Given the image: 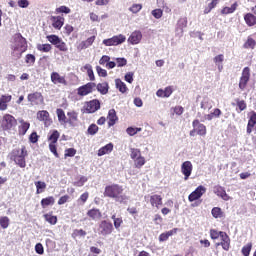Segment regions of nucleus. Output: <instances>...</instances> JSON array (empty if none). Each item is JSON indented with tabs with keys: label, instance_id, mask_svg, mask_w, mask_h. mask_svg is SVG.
I'll list each match as a JSON object with an SVG mask.
<instances>
[{
	"label": "nucleus",
	"instance_id": "7c9ffc66",
	"mask_svg": "<svg viewBox=\"0 0 256 256\" xmlns=\"http://www.w3.org/2000/svg\"><path fill=\"white\" fill-rule=\"evenodd\" d=\"M95 87L97 88V91L101 93V95H107V93H109V84L107 82L99 83Z\"/></svg>",
	"mask_w": 256,
	"mask_h": 256
},
{
	"label": "nucleus",
	"instance_id": "680f3d73",
	"mask_svg": "<svg viewBox=\"0 0 256 256\" xmlns=\"http://www.w3.org/2000/svg\"><path fill=\"white\" fill-rule=\"evenodd\" d=\"M87 183V177L82 176L79 180L74 182L75 187H83Z\"/></svg>",
	"mask_w": 256,
	"mask_h": 256
},
{
	"label": "nucleus",
	"instance_id": "6e6d98bb",
	"mask_svg": "<svg viewBox=\"0 0 256 256\" xmlns=\"http://www.w3.org/2000/svg\"><path fill=\"white\" fill-rule=\"evenodd\" d=\"M87 131L89 135H97V132L99 131V126H97L96 124H91L88 127Z\"/></svg>",
	"mask_w": 256,
	"mask_h": 256
},
{
	"label": "nucleus",
	"instance_id": "bf43d9fd",
	"mask_svg": "<svg viewBox=\"0 0 256 256\" xmlns=\"http://www.w3.org/2000/svg\"><path fill=\"white\" fill-rule=\"evenodd\" d=\"M89 16L92 23H101V18L95 12H90Z\"/></svg>",
	"mask_w": 256,
	"mask_h": 256
},
{
	"label": "nucleus",
	"instance_id": "58836bf2",
	"mask_svg": "<svg viewBox=\"0 0 256 256\" xmlns=\"http://www.w3.org/2000/svg\"><path fill=\"white\" fill-rule=\"evenodd\" d=\"M36 48L41 53H49V51L53 49V46H51V44H37Z\"/></svg>",
	"mask_w": 256,
	"mask_h": 256
},
{
	"label": "nucleus",
	"instance_id": "0e129e2a",
	"mask_svg": "<svg viewBox=\"0 0 256 256\" xmlns=\"http://www.w3.org/2000/svg\"><path fill=\"white\" fill-rule=\"evenodd\" d=\"M57 13H65V15H69L71 13V9L67 6H60L56 9Z\"/></svg>",
	"mask_w": 256,
	"mask_h": 256
},
{
	"label": "nucleus",
	"instance_id": "ddd939ff",
	"mask_svg": "<svg viewBox=\"0 0 256 256\" xmlns=\"http://www.w3.org/2000/svg\"><path fill=\"white\" fill-rule=\"evenodd\" d=\"M95 87V83L89 82L86 85L79 87L77 93L80 97H85L86 95H89V93H93V89H95Z\"/></svg>",
	"mask_w": 256,
	"mask_h": 256
},
{
	"label": "nucleus",
	"instance_id": "dca6fc26",
	"mask_svg": "<svg viewBox=\"0 0 256 256\" xmlns=\"http://www.w3.org/2000/svg\"><path fill=\"white\" fill-rule=\"evenodd\" d=\"M142 39H143V34L141 33V31L136 30L132 32L131 35L129 36L128 43H130V45H139Z\"/></svg>",
	"mask_w": 256,
	"mask_h": 256
},
{
	"label": "nucleus",
	"instance_id": "864d4df0",
	"mask_svg": "<svg viewBox=\"0 0 256 256\" xmlns=\"http://www.w3.org/2000/svg\"><path fill=\"white\" fill-rule=\"evenodd\" d=\"M59 135V131L54 130L48 138L50 143H57V141H59Z\"/></svg>",
	"mask_w": 256,
	"mask_h": 256
},
{
	"label": "nucleus",
	"instance_id": "9d476101",
	"mask_svg": "<svg viewBox=\"0 0 256 256\" xmlns=\"http://www.w3.org/2000/svg\"><path fill=\"white\" fill-rule=\"evenodd\" d=\"M206 192H207V188H205V186L200 185L195 189V191H193L188 196V200L190 201V203H193V201H197L198 199H201Z\"/></svg>",
	"mask_w": 256,
	"mask_h": 256
},
{
	"label": "nucleus",
	"instance_id": "4c0bfd02",
	"mask_svg": "<svg viewBox=\"0 0 256 256\" xmlns=\"http://www.w3.org/2000/svg\"><path fill=\"white\" fill-rule=\"evenodd\" d=\"M49 205H55V198L53 196L43 198L41 200V206L43 209H45V207H49Z\"/></svg>",
	"mask_w": 256,
	"mask_h": 256
},
{
	"label": "nucleus",
	"instance_id": "f704fd0d",
	"mask_svg": "<svg viewBox=\"0 0 256 256\" xmlns=\"http://www.w3.org/2000/svg\"><path fill=\"white\" fill-rule=\"evenodd\" d=\"M116 89L120 91V93H127V85L125 82L121 81V79L115 80Z\"/></svg>",
	"mask_w": 256,
	"mask_h": 256
},
{
	"label": "nucleus",
	"instance_id": "0eeeda50",
	"mask_svg": "<svg viewBox=\"0 0 256 256\" xmlns=\"http://www.w3.org/2000/svg\"><path fill=\"white\" fill-rule=\"evenodd\" d=\"M27 47V39L23 38L21 35H18L14 45V51H18V55H21L27 51Z\"/></svg>",
	"mask_w": 256,
	"mask_h": 256
},
{
	"label": "nucleus",
	"instance_id": "cd10ccee",
	"mask_svg": "<svg viewBox=\"0 0 256 256\" xmlns=\"http://www.w3.org/2000/svg\"><path fill=\"white\" fill-rule=\"evenodd\" d=\"M88 217L92 219L93 221H99L103 215L101 214V211L99 209H91L87 212Z\"/></svg>",
	"mask_w": 256,
	"mask_h": 256
},
{
	"label": "nucleus",
	"instance_id": "09e8293b",
	"mask_svg": "<svg viewBox=\"0 0 256 256\" xmlns=\"http://www.w3.org/2000/svg\"><path fill=\"white\" fill-rule=\"evenodd\" d=\"M143 165H145V157L140 156L139 158H136V159L134 160V166H135L137 169H141V167H143Z\"/></svg>",
	"mask_w": 256,
	"mask_h": 256
},
{
	"label": "nucleus",
	"instance_id": "f03ea898",
	"mask_svg": "<svg viewBox=\"0 0 256 256\" xmlns=\"http://www.w3.org/2000/svg\"><path fill=\"white\" fill-rule=\"evenodd\" d=\"M29 155L27 147L22 146L21 148H16L12 151V158L16 165H19L22 169L27 167L26 157Z\"/></svg>",
	"mask_w": 256,
	"mask_h": 256
},
{
	"label": "nucleus",
	"instance_id": "393cba45",
	"mask_svg": "<svg viewBox=\"0 0 256 256\" xmlns=\"http://www.w3.org/2000/svg\"><path fill=\"white\" fill-rule=\"evenodd\" d=\"M177 231H178V229L174 228L172 230H169L167 232L160 234V236H159L160 243L167 241L169 239V237H173V235H177Z\"/></svg>",
	"mask_w": 256,
	"mask_h": 256
},
{
	"label": "nucleus",
	"instance_id": "a18cd8bd",
	"mask_svg": "<svg viewBox=\"0 0 256 256\" xmlns=\"http://www.w3.org/2000/svg\"><path fill=\"white\" fill-rule=\"evenodd\" d=\"M255 45V39L248 37L247 41L244 43V49H255Z\"/></svg>",
	"mask_w": 256,
	"mask_h": 256
},
{
	"label": "nucleus",
	"instance_id": "2f4dec72",
	"mask_svg": "<svg viewBox=\"0 0 256 256\" xmlns=\"http://www.w3.org/2000/svg\"><path fill=\"white\" fill-rule=\"evenodd\" d=\"M244 21L248 25V27H253V25H256V16L251 13H247L244 16Z\"/></svg>",
	"mask_w": 256,
	"mask_h": 256
},
{
	"label": "nucleus",
	"instance_id": "f3484780",
	"mask_svg": "<svg viewBox=\"0 0 256 256\" xmlns=\"http://www.w3.org/2000/svg\"><path fill=\"white\" fill-rule=\"evenodd\" d=\"M50 21L54 29L60 30L65 25V18L63 16H51Z\"/></svg>",
	"mask_w": 256,
	"mask_h": 256
},
{
	"label": "nucleus",
	"instance_id": "c756f323",
	"mask_svg": "<svg viewBox=\"0 0 256 256\" xmlns=\"http://www.w3.org/2000/svg\"><path fill=\"white\" fill-rule=\"evenodd\" d=\"M108 125L109 127H113L115 123H117V112H115V109H111L108 112Z\"/></svg>",
	"mask_w": 256,
	"mask_h": 256
},
{
	"label": "nucleus",
	"instance_id": "423d86ee",
	"mask_svg": "<svg viewBox=\"0 0 256 256\" xmlns=\"http://www.w3.org/2000/svg\"><path fill=\"white\" fill-rule=\"evenodd\" d=\"M193 130L190 131V137H195V135H200L201 137H205L207 135V127L201 124L199 120H194L192 122Z\"/></svg>",
	"mask_w": 256,
	"mask_h": 256
},
{
	"label": "nucleus",
	"instance_id": "5fc2aeb1",
	"mask_svg": "<svg viewBox=\"0 0 256 256\" xmlns=\"http://www.w3.org/2000/svg\"><path fill=\"white\" fill-rule=\"evenodd\" d=\"M25 63H27L28 67H31L35 63V55L27 54L25 57Z\"/></svg>",
	"mask_w": 256,
	"mask_h": 256
},
{
	"label": "nucleus",
	"instance_id": "603ef678",
	"mask_svg": "<svg viewBox=\"0 0 256 256\" xmlns=\"http://www.w3.org/2000/svg\"><path fill=\"white\" fill-rule=\"evenodd\" d=\"M9 217L7 216H2L0 217V227H2V229H7L9 227Z\"/></svg>",
	"mask_w": 256,
	"mask_h": 256
},
{
	"label": "nucleus",
	"instance_id": "79ce46f5",
	"mask_svg": "<svg viewBox=\"0 0 256 256\" xmlns=\"http://www.w3.org/2000/svg\"><path fill=\"white\" fill-rule=\"evenodd\" d=\"M251 249H253V243L249 242L242 247L241 253L244 256L251 255Z\"/></svg>",
	"mask_w": 256,
	"mask_h": 256
},
{
	"label": "nucleus",
	"instance_id": "412c9836",
	"mask_svg": "<svg viewBox=\"0 0 256 256\" xmlns=\"http://www.w3.org/2000/svg\"><path fill=\"white\" fill-rule=\"evenodd\" d=\"M13 96L11 95H2L0 97V111H7L8 104L11 103Z\"/></svg>",
	"mask_w": 256,
	"mask_h": 256
},
{
	"label": "nucleus",
	"instance_id": "9b49d317",
	"mask_svg": "<svg viewBox=\"0 0 256 256\" xmlns=\"http://www.w3.org/2000/svg\"><path fill=\"white\" fill-rule=\"evenodd\" d=\"M250 77H251V73H250L249 67H245L242 71V76L239 82V89H241V91H245V88L247 87V83H249Z\"/></svg>",
	"mask_w": 256,
	"mask_h": 256
},
{
	"label": "nucleus",
	"instance_id": "72a5a7b5",
	"mask_svg": "<svg viewBox=\"0 0 256 256\" xmlns=\"http://www.w3.org/2000/svg\"><path fill=\"white\" fill-rule=\"evenodd\" d=\"M56 114H57L59 123H61L62 125H65V123H67V116H65V111H63V109L61 108H58L56 110Z\"/></svg>",
	"mask_w": 256,
	"mask_h": 256
},
{
	"label": "nucleus",
	"instance_id": "13d9d810",
	"mask_svg": "<svg viewBox=\"0 0 256 256\" xmlns=\"http://www.w3.org/2000/svg\"><path fill=\"white\" fill-rule=\"evenodd\" d=\"M75 155H77V150H75V148H68L65 150V154L64 157H75Z\"/></svg>",
	"mask_w": 256,
	"mask_h": 256
},
{
	"label": "nucleus",
	"instance_id": "4be33fe9",
	"mask_svg": "<svg viewBox=\"0 0 256 256\" xmlns=\"http://www.w3.org/2000/svg\"><path fill=\"white\" fill-rule=\"evenodd\" d=\"M93 43H95V36L89 37L87 40L80 42L77 46V49L78 51H83V49H89V47H91Z\"/></svg>",
	"mask_w": 256,
	"mask_h": 256
},
{
	"label": "nucleus",
	"instance_id": "69168bd1",
	"mask_svg": "<svg viewBox=\"0 0 256 256\" xmlns=\"http://www.w3.org/2000/svg\"><path fill=\"white\" fill-rule=\"evenodd\" d=\"M35 252H36L38 255H43V253H45V248H43V244L37 243V244L35 245Z\"/></svg>",
	"mask_w": 256,
	"mask_h": 256
},
{
	"label": "nucleus",
	"instance_id": "5701e85b",
	"mask_svg": "<svg viewBox=\"0 0 256 256\" xmlns=\"http://www.w3.org/2000/svg\"><path fill=\"white\" fill-rule=\"evenodd\" d=\"M218 117H221V110L218 108H215L213 112H211L210 114H206L204 115V117L202 118V121H213V119H218Z\"/></svg>",
	"mask_w": 256,
	"mask_h": 256
},
{
	"label": "nucleus",
	"instance_id": "e2e57ef3",
	"mask_svg": "<svg viewBox=\"0 0 256 256\" xmlns=\"http://www.w3.org/2000/svg\"><path fill=\"white\" fill-rule=\"evenodd\" d=\"M141 9H143V6L141 4H133L129 8V11H131V13H139V11H141Z\"/></svg>",
	"mask_w": 256,
	"mask_h": 256
},
{
	"label": "nucleus",
	"instance_id": "7ed1b4c3",
	"mask_svg": "<svg viewBox=\"0 0 256 256\" xmlns=\"http://www.w3.org/2000/svg\"><path fill=\"white\" fill-rule=\"evenodd\" d=\"M0 126L3 131H11L14 127H17V120L11 114H5L0 120Z\"/></svg>",
	"mask_w": 256,
	"mask_h": 256
},
{
	"label": "nucleus",
	"instance_id": "bb28decb",
	"mask_svg": "<svg viewBox=\"0 0 256 256\" xmlns=\"http://www.w3.org/2000/svg\"><path fill=\"white\" fill-rule=\"evenodd\" d=\"M113 151V144L109 143L98 150V157H103V155H109Z\"/></svg>",
	"mask_w": 256,
	"mask_h": 256
},
{
	"label": "nucleus",
	"instance_id": "f8f14e48",
	"mask_svg": "<svg viewBox=\"0 0 256 256\" xmlns=\"http://www.w3.org/2000/svg\"><path fill=\"white\" fill-rule=\"evenodd\" d=\"M181 173L184 175V181H187L193 173V164L191 161H185L181 165Z\"/></svg>",
	"mask_w": 256,
	"mask_h": 256
},
{
	"label": "nucleus",
	"instance_id": "ea45409f",
	"mask_svg": "<svg viewBox=\"0 0 256 256\" xmlns=\"http://www.w3.org/2000/svg\"><path fill=\"white\" fill-rule=\"evenodd\" d=\"M237 10V3L231 5V7H224L221 11L222 15H229L231 13H235Z\"/></svg>",
	"mask_w": 256,
	"mask_h": 256
},
{
	"label": "nucleus",
	"instance_id": "e433bc0d",
	"mask_svg": "<svg viewBox=\"0 0 256 256\" xmlns=\"http://www.w3.org/2000/svg\"><path fill=\"white\" fill-rule=\"evenodd\" d=\"M67 116H68L67 123H69V125H73L77 121L79 114H77V112L75 111H70L67 113Z\"/></svg>",
	"mask_w": 256,
	"mask_h": 256
},
{
	"label": "nucleus",
	"instance_id": "774afa93",
	"mask_svg": "<svg viewBox=\"0 0 256 256\" xmlns=\"http://www.w3.org/2000/svg\"><path fill=\"white\" fill-rule=\"evenodd\" d=\"M96 71L99 77H107V70L101 68V66H97Z\"/></svg>",
	"mask_w": 256,
	"mask_h": 256
},
{
	"label": "nucleus",
	"instance_id": "1a4fd4ad",
	"mask_svg": "<svg viewBox=\"0 0 256 256\" xmlns=\"http://www.w3.org/2000/svg\"><path fill=\"white\" fill-rule=\"evenodd\" d=\"M27 99L32 107H35V105H43L44 103L43 94H41V92L30 93L28 94Z\"/></svg>",
	"mask_w": 256,
	"mask_h": 256
},
{
	"label": "nucleus",
	"instance_id": "c85d7f7f",
	"mask_svg": "<svg viewBox=\"0 0 256 256\" xmlns=\"http://www.w3.org/2000/svg\"><path fill=\"white\" fill-rule=\"evenodd\" d=\"M19 123H20L19 133L20 135H25L27 131H29L31 124L23 119L19 120Z\"/></svg>",
	"mask_w": 256,
	"mask_h": 256
},
{
	"label": "nucleus",
	"instance_id": "f257e3e1",
	"mask_svg": "<svg viewBox=\"0 0 256 256\" xmlns=\"http://www.w3.org/2000/svg\"><path fill=\"white\" fill-rule=\"evenodd\" d=\"M104 197L114 199L116 203H127V196L123 194V186L112 184L105 187Z\"/></svg>",
	"mask_w": 256,
	"mask_h": 256
},
{
	"label": "nucleus",
	"instance_id": "3c124183",
	"mask_svg": "<svg viewBox=\"0 0 256 256\" xmlns=\"http://www.w3.org/2000/svg\"><path fill=\"white\" fill-rule=\"evenodd\" d=\"M46 39H48L49 43L55 46L61 41V38L57 35H48Z\"/></svg>",
	"mask_w": 256,
	"mask_h": 256
},
{
	"label": "nucleus",
	"instance_id": "37998d69",
	"mask_svg": "<svg viewBox=\"0 0 256 256\" xmlns=\"http://www.w3.org/2000/svg\"><path fill=\"white\" fill-rule=\"evenodd\" d=\"M44 219L50 225H57V216H53L52 214H44Z\"/></svg>",
	"mask_w": 256,
	"mask_h": 256
},
{
	"label": "nucleus",
	"instance_id": "c03bdc74",
	"mask_svg": "<svg viewBox=\"0 0 256 256\" xmlns=\"http://www.w3.org/2000/svg\"><path fill=\"white\" fill-rule=\"evenodd\" d=\"M84 69L87 70V75H88L90 81H95V74L93 73V66H91V64H86L84 66Z\"/></svg>",
	"mask_w": 256,
	"mask_h": 256
},
{
	"label": "nucleus",
	"instance_id": "338daca9",
	"mask_svg": "<svg viewBox=\"0 0 256 256\" xmlns=\"http://www.w3.org/2000/svg\"><path fill=\"white\" fill-rule=\"evenodd\" d=\"M152 15L155 17V19H161V17H163V10L155 9L152 11Z\"/></svg>",
	"mask_w": 256,
	"mask_h": 256
},
{
	"label": "nucleus",
	"instance_id": "39448f33",
	"mask_svg": "<svg viewBox=\"0 0 256 256\" xmlns=\"http://www.w3.org/2000/svg\"><path fill=\"white\" fill-rule=\"evenodd\" d=\"M125 41H127V37L123 34H119L112 38L104 39L102 43L105 47H117V45H123Z\"/></svg>",
	"mask_w": 256,
	"mask_h": 256
},
{
	"label": "nucleus",
	"instance_id": "2eb2a0df",
	"mask_svg": "<svg viewBox=\"0 0 256 256\" xmlns=\"http://www.w3.org/2000/svg\"><path fill=\"white\" fill-rule=\"evenodd\" d=\"M51 82L54 85H67V80L65 76H61L58 72H52L50 75Z\"/></svg>",
	"mask_w": 256,
	"mask_h": 256
},
{
	"label": "nucleus",
	"instance_id": "a19ab883",
	"mask_svg": "<svg viewBox=\"0 0 256 256\" xmlns=\"http://www.w3.org/2000/svg\"><path fill=\"white\" fill-rule=\"evenodd\" d=\"M211 214L214 219H221L223 217V210L220 207H214Z\"/></svg>",
	"mask_w": 256,
	"mask_h": 256
},
{
	"label": "nucleus",
	"instance_id": "052dcab7",
	"mask_svg": "<svg viewBox=\"0 0 256 256\" xmlns=\"http://www.w3.org/2000/svg\"><path fill=\"white\" fill-rule=\"evenodd\" d=\"M59 51H68L67 44L60 39V41L55 46Z\"/></svg>",
	"mask_w": 256,
	"mask_h": 256
},
{
	"label": "nucleus",
	"instance_id": "8fccbe9b",
	"mask_svg": "<svg viewBox=\"0 0 256 256\" xmlns=\"http://www.w3.org/2000/svg\"><path fill=\"white\" fill-rule=\"evenodd\" d=\"M85 235H87V232L83 229H75L72 233V238L77 239V237H85Z\"/></svg>",
	"mask_w": 256,
	"mask_h": 256
},
{
	"label": "nucleus",
	"instance_id": "473e14b6",
	"mask_svg": "<svg viewBox=\"0 0 256 256\" xmlns=\"http://www.w3.org/2000/svg\"><path fill=\"white\" fill-rule=\"evenodd\" d=\"M201 109H204V111H209L210 109H213V101L208 97L203 98L201 102Z\"/></svg>",
	"mask_w": 256,
	"mask_h": 256
},
{
	"label": "nucleus",
	"instance_id": "4d7b16f0",
	"mask_svg": "<svg viewBox=\"0 0 256 256\" xmlns=\"http://www.w3.org/2000/svg\"><path fill=\"white\" fill-rule=\"evenodd\" d=\"M221 233H225L223 231H217L215 229H211L210 230V237L211 239L215 240V239H219V237L221 238Z\"/></svg>",
	"mask_w": 256,
	"mask_h": 256
},
{
	"label": "nucleus",
	"instance_id": "de8ad7c7",
	"mask_svg": "<svg viewBox=\"0 0 256 256\" xmlns=\"http://www.w3.org/2000/svg\"><path fill=\"white\" fill-rule=\"evenodd\" d=\"M141 150L137 149V148H132L130 150V157L131 159H133V161H135L136 159H139L141 157Z\"/></svg>",
	"mask_w": 256,
	"mask_h": 256
},
{
	"label": "nucleus",
	"instance_id": "6ab92c4d",
	"mask_svg": "<svg viewBox=\"0 0 256 256\" xmlns=\"http://www.w3.org/2000/svg\"><path fill=\"white\" fill-rule=\"evenodd\" d=\"M253 129L256 131V113L252 112L250 114V118L248 120V125H247V133L248 135H251L253 133Z\"/></svg>",
	"mask_w": 256,
	"mask_h": 256
},
{
	"label": "nucleus",
	"instance_id": "aec40b11",
	"mask_svg": "<svg viewBox=\"0 0 256 256\" xmlns=\"http://www.w3.org/2000/svg\"><path fill=\"white\" fill-rule=\"evenodd\" d=\"M221 247L224 249V251H229V248L231 247V239L229 238V235L227 233H221Z\"/></svg>",
	"mask_w": 256,
	"mask_h": 256
},
{
	"label": "nucleus",
	"instance_id": "4468645a",
	"mask_svg": "<svg viewBox=\"0 0 256 256\" xmlns=\"http://www.w3.org/2000/svg\"><path fill=\"white\" fill-rule=\"evenodd\" d=\"M37 119L38 121H43L45 127H50V125L53 123L51 120V117L49 116V113L47 110H40L37 112Z\"/></svg>",
	"mask_w": 256,
	"mask_h": 256
},
{
	"label": "nucleus",
	"instance_id": "a878e982",
	"mask_svg": "<svg viewBox=\"0 0 256 256\" xmlns=\"http://www.w3.org/2000/svg\"><path fill=\"white\" fill-rule=\"evenodd\" d=\"M152 207L159 209V205H163V198L160 195L154 194L150 197Z\"/></svg>",
	"mask_w": 256,
	"mask_h": 256
},
{
	"label": "nucleus",
	"instance_id": "49530a36",
	"mask_svg": "<svg viewBox=\"0 0 256 256\" xmlns=\"http://www.w3.org/2000/svg\"><path fill=\"white\" fill-rule=\"evenodd\" d=\"M140 131H142V129L141 128H137V127H128L126 129V133L130 137H134V135H137L138 133H140Z\"/></svg>",
	"mask_w": 256,
	"mask_h": 256
},
{
	"label": "nucleus",
	"instance_id": "6e6552de",
	"mask_svg": "<svg viewBox=\"0 0 256 256\" xmlns=\"http://www.w3.org/2000/svg\"><path fill=\"white\" fill-rule=\"evenodd\" d=\"M84 113H96V111H99L101 109V102L99 100L94 99L89 102H86L84 104Z\"/></svg>",
	"mask_w": 256,
	"mask_h": 256
},
{
	"label": "nucleus",
	"instance_id": "b1692460",
	"mask_svg": "<svg viewBox=\"0 0 256 256\" xmlns=\"http://www.w3.org/2000/svg\"><path fill=\"white\" fill-rule=\"evenodd\" d=\"M187 27V18H180L177 23L176 34L183 36V29Z\"/></svg>",
	"mask_w": 256,
	"mask_h": 256
},
{
	"label": "nucleus",
	"instance_id": "c9c22d12",
	"mask_svg": "<svg viewBox=\"0 0 256 256\" xmlns=\"http://www.w3.org/2000/svg\"><path fill=\"white\" fill-rule=\"evenodd\" d=\"M35 187H36V194L41 195V193H43V191L47 189V184H45V182H42V181H36Z\"/></svg>",
	"mask_w": 256,
	"mask_h": 256
},
{
	"label": "nucleus",
	"instance_id": "20e7f679",
	"mask_svg": "<svg viewBox=\"0 0 256 256\" xmlns=\"http://www.w3.org/2000/svg\"><path fill=\"white\" fill-rule=\"evenodd\" d=\"M97 233L101 237H107L113 233V224L107 220H102L98 224Z\"/></svg>",
	"mask_w": 256,
	"mask_h": 256
},
{
	"label": "nucleus",
	"instance_id": "a211bd4d",
	"mask_svg": "<svg viewBox=\"0 0 256 256\" xmlns=\"http://www.w3.org/2000/svg\"><path fill=\"white\" fill-rule=\"evenodd\" d=\"M214 193H215V195H217V197H221V199H223V201H229V199H231V197L229 195H227V192L225 191L224 187L215 186Z\"/></svg>",
	"mask_w": 256,
	"mask_h": 256
}]
</instances>
